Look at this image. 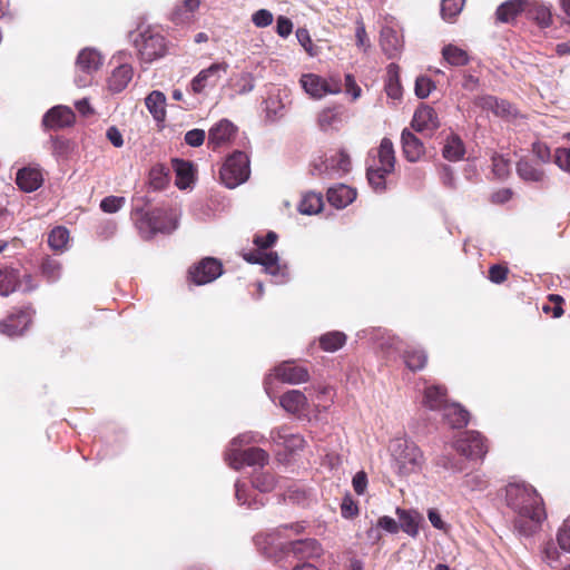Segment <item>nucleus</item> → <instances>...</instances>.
Masks as SVG:
<instances>
[{
    "mask_svg": "<svg viewBox=\"0 0 570 570\" xmlns=\"http://www.w3.org/2000/svg\"><path fill=\"white\" fill-rule=\"evenodd\" d=\"M235 497L239 504L247 505L248 508L256 509L259 505H263L262 502H258L256 499L253 501L247 500V490L244 484H242L239 481L235 483Z\"/></svg>",
    "mask_w": 570,
    "mask_h": 570,
    "instance_id": "56",
    "label": "nucleus"
},
{
    "mask_svg": "<svg viewBox=\"0 0 570 570\" xmlns=\"http://www.w3.org/2000/svg\"><path fill=\"white\" fill-rule=\"evenodd\" d=\"M237 92L239 95H245L250 92L255 88V79L254 76L249 72H244L239 76L237 82Z\"/></svg>",
    "mask_w": 570,
    "mask_h": 570,
    "instance_id": "58",
    "label": "nucleus"
},
{
    "mask_svg": "<svg viewBox=\"0 0 570 570\" xmlns=\"http://www.w3.org/2000/svg\"><path fill=\"white\" fill-rule=\"evenodd\" d=\"M43 181L41 170L32 167H24L18 170L16 183L26 193L37 190Z\"/></svg>",
    "mask_w": 570,
    "mask_h": 570,
    "instance_id": "21",
    "label": "nucleus"
},
{
    "mask_svg": "<svg viewBox=\"0 0 570 570\" xmlns=\"http://www.w3.org/2000/svg\"><path fill=\"white\" fill-rule=\"evenodd\" d=\"M275 376L284 383L301 384L309 379L306 367L296 365L293 362H284L275 368Z\"/></svg>",
    "mask_w": 570,
    "mask_h": 570,
    "instance_id": "16",
    "label": "nucleus"
},
{
    "mask_svg": "<svg viewBox=\"0 0 570 570\" xmlns=\"http://www.w3.org/2000/svg\"><path fill=\"white\" fill-rule=\"evenodd\" d=\"M69 238V230L66 227L57 226L48 235V245L52 250L63 253L68 249Z\"/></svg>",
    "mask_w": 570,
    "mask_h": 570,
    "instance_id": "39",
    "label": "nucleus"
},
{
    "mask_svg": "<svg viewBox=\"0 0 570 570\" xmlns=\"http://www.w3.org/2000/svg\"><path fill=\"white\" fill-rule=\"evenodd\" d=\"M391 466L400 476H407L421 471L424 456L420 448L410 439L395 438L389 444Z\"/></svg>",
    "mask_w": 570,
    "mask_h": 570,
    "instance_id": "3",
    "label": "nucleus"
},
{
    "mask_svg": "<svg viewBox=\"0 0 570 570\" xmlns=\"http://www.w3.org/2000/svg\"><path fill=\"white\" fill-rule=\"evenodd\" d=\"M253 487L262 493L269 492L275 487V480L273 475L268 473H259L254 476Z\"/></svg>",
    "mask_w": 570,
    "mask_h": 570,
    "instance_id": "54",
    "label": "nucleus"
},
{
    "mask_svg": "<svg viewBox=\"0 0 570 570\" xmlns=\"http://www.w3.org/2000/svg\"><path fill=\"white\" fill-rule=\"evenodd\" d=\"M249 174L248 156L243 151H235L224 163L220 179L227 188H235L245 183Z\"/></svg>",
    "mask_w": 570,
    "mask_h": 570,
    "instance_id": "6",
    "label": "nucleus"
},
{
    "mask_svg": "<svg viewBox=\"0 0 570 570\" xmlns=\"http://www.w3.org/2000/svg\"><path fill=\"white\" fill-rule=\"evenodd\" d=\"M75 121V114L67 106L52 107L43 116L42 122L48 128H62L71 126Z\"/></svg>",
    "mask_w": 570,
    "mask_h": 570,
    "instance_id": "18",
    "label": "nucleus"
},
{
    "mask_svg": "<svg viewBox=\"0 0 570 570\" xmlns=\"http://www.w3.org/2000/svg\"><path fill=\"white\" fill-rule=\"evenodd\" d=\"M505 502L515 513L514 528L523 535H531L546 517L541 497L529 484L519 482L508 484Z\"/></svg>",
    "mask_w": 570,
    "mask_h": 570,
    "instance_id": "1",
    "label": "nucleus"
},
{
    "mask_svg": "<svg viewBox=\"0 0 570 570\" xmlns=\"http://www.w3.org/2000/svg\"><path fill=\"white\" fill-rule=\"evenodd\" d=\"M317 124L321 130H338L343 124L342 112L337 108H325L317 115Z\"/></svg>",
    "mask_w": 570,
    "mask_h": 570,
    "instance_id": "33",
    "label": "nucleus"
},
{
    "mask_svg": "<svg viewBox=\"0 0 570 570\" xmlns=\"http://www.w3.org/2000/svg\"><path fill=\"white\" fill-rule=\"evenodd\" d=\"M478 106H480L484 110H491L497 116H507L511 112V106L505 100H499L493 96H483L480 97L476 101Z\"/></svg>",
    "mask_w": 570,
    "mask_h": 570,
    "instance_id": "40",
    "label": "nucleus"
},
{
    "mask_svg": "<svg viewBox=\"0 0 570 570\" xmlns=\"http://www.w3.org/2000/svg\"><path fill=\"white\" fill-rule=\"evenodd\" d=\"M289 529L295 530V532L298 533L301 531L302 527L298 524H295V525H291ZM287 530H288V527L285 525L279 529H276L272 533L257 535L255 539L257 547L266 556H269V557L274 556V553L277 549L285 548V542L282 539L284 538L283 532H285Z\"/></svg>",
    "mask_w": 570,
    "mask_h": 570,
    "instance_id": "14",
    "label": "nucleus"
},
{
    "mask_svg": "<svg viewBox=\"0 0 570 570\" xmlns=\"http://www.w3.org/2000/svg\"><path fill=\"white\" fill-rule=\"evenodd\" d=\"M377 528L384 530L387 533H397L400 530L399 522L389 515H383L377 520Z\"/></svg>",
    "mask_w": 570,
    "mask_h": 570,
    "instance_id": "64",
    "label": "nucleus"
},
{
    "mask_svg": "<svg viewBox=\"0 0 570 570\" xmlns=\"http://www.w3.org/2000/svg\"><path fill=\"white\" fill-rule=\"evenodd\" d=\"M181 6H177L171 12V20L176 24L187 23L191 20L193 13L198 9L200 0H180Z\"/></svg>",
    "mask_w": 570,
    "mask_h": 570,
    "instance_id": "37",
    "label": "nucleus"
},
{
    "mask_svg": "<svg viewBox=\"0 0 570 570\" xmlns=\"http://www.w3.org/2000/svg\"><path fill=\"white\" fill-rule=\"evenodd\" d=\"M237 127L228 119H220L208 131V147L216 150L228 146L236 137Z\"/></svg>",
    "mask_w": 570,
    "mask_h": 570,
    "instance_id": "11",
    "label": "nucleus"
},
{
    "mask_svg": "<svg viewBox=\"0 0 570 570\" xmlns=\"http://www.w3.org/2000/svg\"><path fill=\"white\" fill-rule=\"evenodd\" d=\"M132 218L142 238L149 239L157 233H171L178 226V215L175 210L154 209L151 212H144L136 209L132 213Z\"/></svg>",
    "mask_w": 570,
    "mask_h": 570,
    "instance_id": "4",
    "label": "nucleus"
},
{
    "mask_svg": "<svg viewBox=\"0 0 570 570\" xmlns=\"http://www.w3.org/2000/svg\"><path fill=\"white\" fill-rule=\"evenodd\" d=\"M396 515L400 520V529L412 538L417 537L420 524L423 522V515L415 510H404L396 508Z\"/></svg>",
    "mask_w": 570,
    "mask_h": 570,
    "instance_id": "24",
    "label": "nucleus"
},
{
    "mask_svg": "<svg viewBox=\"0 0 570 570\" xmlns=\"http://www.w3.org/2000/svg\"><path fill=\"white\" fill-rule=\"evenodd\" d=\"M403 358H404L405 365L411 371L422 370L428 362L426 353L423 350H419V348H414V347L407 348L404 352Z\"/></svg>",
    "mask_w": 570,
    "mask_h": 570,
    "instance_id": "45",
    "label": "nucleus"
},
{
    "mask_svg": "<svg viewBox=\"0 0 570 570\" xmlns=\"http://www.w3.org/2000/svg\"><path fill=\"white\" fill-rule=\"evenodd\" d=\"M346 342V335L343 332L333 331L320 337V345L326 352H336Z\"/></svg>",
    "mask_w": 570,
    "mask_h": 570,
    "instance_id": "43",
    "label": "nucleus"
},
{
    "mask_svg": "<svg viewBox=\"0 0 570 570\" xmlns=\"http://www.w3.org/2000/svg\"><path fill=\"white\" fill-rule=\"evenodd\" d=\"M517 174L522 180L531 183L542 181L546 176L544 170L529 159H520L517 163Z\"/></svg>",
    "mask_w": 570,
    "mask_h": 570,
    "instance_id": "34",
    "label": "nucleus"
},
{
    "mask_svg": "<svg viewBox=\"0 0 570 570\" xmlns=\"http://www.w3.org/2000/svg\"><path fill=\"white\" fill-rule=\"evenodd\" d=\"M532 153L541 164H548L551 160L550 148L540 141H535L532 145Z\"/></svg>",
    "mask_w": 570,
    "mask_h": 570,
    "instance_id": "61",
    "label": "nucleus"
},
{
    "mask_svg": "<svg viewBox=\"0 0 570 570\" xmlns=\"http://www.w3.org/2000/svg\"><path fill=\"white\" fill-rule=\"evenodd\" d=\"M140 59L145 62H151L165 56L167 43L165 37L159 32L147 28L141 30L134 40Z\"/></svg>",
    "mask_w": 570,
    "mask_h": 570,
    "instance_id": "7",
    "label": "nucleus"
},
{
    "mask_svg": "<svg viewBox=\"0 0 570 570\" xmlns=\"http://www.w3.org/2000/svg\"><path fill=\"white\" fill-rule=\"evenodd\" d=\"M433 89H434V83L430 78L424 77V76L416 78L414 90H415V95L419 98H421V99L426 98Z\"/></svg>",
    "mask_w": 570,
    "mask_h": 570,
    "instance_id": "55",
    "label": "nucleus"
},
{
    "mask_svg": "<svg viewBox=\"0 0 570 570\" xmlns=\"http://www.w3.org/2000/svg\"><path fill=\"white\" fill-rule=\"evenodd\" d=\"M223 268L219 261L207 257L202 259L196 266L189 271L190 279L196 285H205L222 275Z\"/></svg>",
    "mask_w": 570,
    "mask_h": 570,
    "instance_id": "12",
    "label": "nucleus"
},
{
    "mask_svg": "<svg viewBox=\"0 0 570 570\" xmlns=\"http://www.w3.org/2000/svg\"><path fill=\"white\" fill-rule=\"evenodd\" d=\"M31 320L32 311L30 308L18 309L0 323V332L10 337L21 335L31 323Z\"/></svg>",
    "mask_w": 570,
    "mask_h": 570,
    "instance_id": "13",
    "label": "nucleus"
},
{
    "mask_svg": "<svg viewBox=\"0 0 570 570\" xmlns=\"http://www.w3.org/2000/svg\"><path fill=\"white\" fill-rule=\"evenodd\" d=\"M145 105L153 118L160 122L166 118V96L159 90L151 91L145 99Z\"/></svg>",
    "mask_w": 570,
    "mask_h": 570,
    "instance_id": "32",
    "label": "nucleus"
},
{
    "mask_svg": "<svg viewBox=\"0 0 570 570\" xmlns=\"http://www.w3.org/2000/svg\"><path fill=\"white\" fill-rule=\"evenodd\" d=\"M18 285V273L13 268L0 269V295L8 296Z\"/></svg>",
    "mask_w": 570,
    "mask_h": 570,
    "instance_id": "47",
    "label": "nucleus"
},
{
    "mask_svg": "<svg viewBox=\"0 0 570 570\" xmlns=\"http://www.w3.org/2000/svg\"><path fill=\"white\" fill-rule=\"evenodd\" d=\"M465 0H442L441 16L446 21H452L463 9Z\"/></svg>",
    "mask_w": 570,
    "mask_h": 570,
    "instance_id": "50",
    "label": "nucleus"
},
{
    "mask_svg": "<svg viewBox=\"0 0 570 570\" xmlns=\"http://www.w3.org/2000/svg\"><path fill=\"white\" fill-rule=\"evenodd\" d=\"M392 171L377 167V164H371L367 168V180L375 191H383L385 189V178Z\"/></svg>",
    "mask_w": 570,
    "mask_h": 570,
    "instance_id": "44",
    "label": "nucleus"
},
{
    "mask_svg": "<svg viewBox=\"0 0 570 570\" xmlns=\"http://www.w3.org/2000/svg\"><path fill=\"white\" fill-rule=\"evenodd\" d=\"M228 67L227 62H215L200 70L190 81L191 92L199 95L206 88H214L220 78L226 75Z\"/></svg>",
    "mask_w": 570,
    "mask_h": 570,
    "instance_id": "9",
    "label": "nucleus"
},
{
    "mask_svg": "<svg viewBox=\"0 0 570 570\" xmlns=\"http://www.w3.org/2000/svg\"><path fill=\"white\" fill-rule=\"evenodd\" d=\"M102 65V56L94 48L82 49L76 60L77 70L91 75L97 71Z\"/></svg>",
    "mask_w": 570,
    "mask_h": 570,
    "instance_id": "23",
    "label": "nucleus"
},
{
    "mask_svg": "<svg viewBox=\"0 0 570 570\" xmlns=\"http://www.w3.org/2000/svg\"><path fill=\"white\" fill-rule=\"evenodd\" d=\"M442 416L453 429H460L468 424L469 413L458 403H448L443 406Z\"/></svg>",
    "mask_w": 570,
    "mask_h": 570,
    "instance_id": "28",
    "label": "nucleus"
},
{
    "mask_svg": "<svg viewBox=\"0 0 570 570\" xmlns=\"http://www.w3.org/2000/svg\"><path fill=\"white\" fill-rule=\"evenodd\" d=\"M454 449L468 459L483 458L488 452L485 440L475 431L461 433L454 443Z\"/></svg>",
    "mask_w": 570,
    "mask_h": 570,
    "instance_id": "10",
    "label": "nucleus"
},
{
    "mask_svg": "<svg viewBox=\"0 0 570 570\" xmlns=\"http://www.w3.org/2000/svg\"><path fill=\"white\" fill-rule=\"evenodd\" d=\"M271 439L274 443L283 446L289 452H295L304 448L305 440L302 435L293 433L289 428L281 426L271 432Z\"/></svg>",
    "mask_w": 570,
    "mask_h": 570,
    "instance_id": "17",
    "label": "nucleus"
},
{
    "mask_svg": "<svg viewBox=\"0 0 570 570\" xmlns=\"http://www.w3.org/2000/svg\"><path fill=\"white\" fill-rule=\"evenodd\" d=\"M266 116L271 120H277L285 114V104L283 102L279 95H271L265 100Z\"/></svg>",
    "mask_w": 570,
    "mask_h": 570,
    "instance_id": "49",
    "label": "nucleus"
},
{
    "mask_svg": "<svg viewBox=\"0 0 570 570\" xmlns=\"http://www.w3.org/2000/svg\"><path fill=\"white\" fill-rule=\"evenodd\" d=\"M554 163L561 170L570 173V149L558 148L554 154Z\"/></svg>",
    "mask_w": 570,
    "mask_h": 570,
    "instance_id": "60",
    "label": "nucleus"
},
{
    "mask_svg": "<svg viewBox=\"0 0 570 570\" xmlns=\"http://www.w3.org/2000/svg\"><path fill=\"white\" fill-rule=\"evenodd\" d=\"M440 127V121L435 110L428 106H420L414 112L412 128L425 135H432Z\"/></svg>",
    "mask_w": 570,
    "mask_h": 570,
    "instance_id": "15",
    "label": "nucleus"
},
{
    "mask_svg": "<svg viewBox=\"0 0 570 570\" xmlns=\"http://www.w3.org/2000/svg\"><path fill=\"white\" fill-rule=\"evenodd\" d=\"M273 13L266 9H259L252 16V21L257 28H265L272 24Z\"/></svg>",
    "mask_w": 570,
    "mask_h": 570,
    "instance_id": "59",
    "label": "nucleus"
},
{
    "mask_svg": "<svg viewBox=\"0 0 570 570\" xmlns=\"http://www.w3.org/2000/svg\"><path fill=\"white\" fill-rule=\"evenodd\" d=\"M465 154L463 141L456 135H451L446 138L442 155L449 161H459Z\"/></svg>",
    "mask_w": 570,
    "mask_h": 570,
    "instance_id": "38",
    "label": "nucleus"
},
{
    "mask_svg": "<svg viewBox=\"0 0 570 570\" xmlns=\"http://www.w3.org/2000/svg\"><path fill=\"white\" fill-rule=\"evenodd\" d=\"M389 79L385 85L386 94L392 99H400L402 97V87L399 80V67L391 63L387 67Z\"/></svg>",
    "mask_w": 570,
    "mask_h": 570,
    "instance_id": "46",
    "label": "nucleus"
},
{
    "mask_svg": "<svg viewBox=\"0 0 570 570\" xmlns=\"http://www.w3.org/2000/svg\"><path fill=\"white\" fill-rule=\"evenodd\" d=\"M443 58L452 66H464L469 62L466 51L454 46L448 45L442 50Z\"/></svg>",
    "mask_w": 570,
    "mask_h": 570,
    "instance_id": "48",
    "label": "nucleus"
},
{
    "mask_svg": "<svg viewBox=\"0 0 570 570\" xmlns=\"http://www.w3.org/2000/svg\"><path fill=\"white\" fill-rule=\"evenodd\" d=\"M529 0H509L497 9V18L501 22L512 21L521 11H525Z\"/></svg>",
    "mask_w": 570,
    "mask_h": 570,
    "instance_id": "35",
    "label": "nucleus"
},
{
    "mask_svg": "<svg viewBox=\"0 0 570 570\" xmlns=\"http://www.w3.org/2000/svg\"><path fill=\"white\" fill-rule=\"evenodd\" d=\"M288 553H293L297 559H313L322 556L323 549L317 540L304 539L297 540L287 547Z\"/></svg>",
    "mask_w": 570,
    "mask_h": 570,
    "instance_id": "19",
    "label": "nucleus"
},
{
    "mask_svg": "<svg viewBox=\"0 0 570 570\" xmlns=\"http://www.w3.org/2000/svg\"><path fill=\"white\" fill-rule=\"evenodd\" d=\"M134 75L132 67L128 63H121L116 67L108 78V88L112 92L122 91L131 81Z\"/></svg>",
    "mask_w": 570,
    "mask_h": 570,
    "instance_id": "27",
    "label": "nucleus"
},
{
    "mask_svg": "<svg viewBox=\"0 0 570 570\" xmlns=\"http://www.w3.org/2000/svg\"><path fill=\"white\" fill-rule=\"evenodd\" d=\"M323 199L320 194L308 193L303 196L298 205V212L303 215H315L321 212Z\"/></svg>",
    "mask_w": 570,
    "mask_h": 570,
    "instance_id": "42",
    "label": "nucleus"
},
{
    "mask_svg": "<svg viewBox=\"0 0 570 570\" xmlns=\"http://www.w3.org/2000/svg\"><path fill=\"white\" fill-rule=\"evenodd\" d=\"M423 405L431 411H443V406L448 404L446 390L440 385L428 386L424 390Z\"/></svg>",
    "mask_w": 570,
    "mask_h": 570,
    "instance_id": "29",
    "label": "nucleus"
},
{
    "mask_svg": "<svg viewBox=\"0 0 570 570\" xmlns=\"http://www.w3.org/2000/svg\"><path fill=\"white\" fill-rule=\"evenodd\" d=\"M332 390L330 386L320 385L316 387V403L314 404L316 411H326L333 403Z\"/></svg>",
    "mask_w": 570,
    "mask_h": 570,
    "instance_id": "51",
    "label": "nucleus"
},
{
    "mask_svg": "<svg viewBox=\"0 0 570 570\" xmlns=\"http://www.w3.org/2000/svg\"><path fill=\"white\" fill-rule=\"evenodd\" d=\"M403 153L409 161H417L425 151L423 142L409 129H404L401 135Z\"/></svg>",
    "mask_w": 570,
    "mask_h": 570,
    "instance_id": "25",
    "label": "nucleus"
},
{
    "mask_svg": "<svg viewBox=\"0 0 570 570\" xmlns=\"http://www.w3.org/2000/svg\"><path fill=\"white\" fill-rule=\"evenodd\" d=\"M304 91L313 99H322L327 95H336L342 91V82L338 77L323 78L315 73H304L299 79Z\"/></svg>",
    "mask_w": 570,
    "mask_h": 570,
    "instance_id": "8",
    "label": "nucleus"
},
{
    "mask_svg": "<svg viewBox=\"0 0 570 570\" xmlns=\"http://www.w3.org/2000/svg\"><path fill=\"white\" fill-rule=\"evenodd\" d=\"M527 16L540 28H548L552 23L551 6L538 0H529L527 3Z\"/></svg>",
    "mask_w": 570,
    "mask_h": 570,
    "instance_id": "20",
    "label": "nucleus"
},
{
    "mask_svg": "<svg viewBox=\"0 0 570 570\" xmlns=\"http://www.w3.org/2000/svg\"><path fill=\"white\" fill-rule=\"evenodd\" d=\"M377 164V167L382 169H386L390 171L394 170L395 166V154L393 144L389 138H383L381 144L376 150V158L373 159L374 164Z\"/></svg>",
    "mask_w": 570,
    "mask_h": 570,
    "instance_id": "30",
    "label": "nucleus"
},
{
    "mask_svg": "<svg viewBox=\"0 0 570 570\" xmlns=\"http://www.w3.org/2000/svg\"><path fill=\"white\" fill-rule=\"evenodd\" d=\"M351 158L345 150H338L326 160V170L345 174L351 169Z\"/></svg>",
    "mask_w": 570,
    "mask_h": 570,
    "instance_id": "41",
    "label": "nucleus"
},
{
    "mask_svg": "<svg viewBox=\"0 0 570 570\" xmlns=\"http://www.w3.org/2000/svg\"><path fill=\"white\" fill-rule=\"evenodd\" d=\"M557 540L563 551L570 552V517L564 520L562 527L559 529Z\"/></svg>",
    "mask_w": 570,
    "mask_h": 570,
    "instance_id": "57",
    "label": "nucleus"
},
{
    "mask_svg": "<svg viewBox=\"0 0 570 570\" xmlns=\"http://www.w3.org/2000/svg\"><path fill=\"white\" fill-rule=\"evenodd\" d=\"M173 169L176 174V186L180 189L189 187L194 177L191 164L181 159H174Z\"/></svg>",
    "mask_w": 570,
    "mask_h": 570,
    "instance_id": "36",
    "label": "nucleus"
},
{
    "mask_svg": "<svg viewBox=\"0 0 570 570\" xmlns=\"http://www.w3.org/2000/svg\"><path fill=\"white\" fill-rule=\"evenodd\" d=\"M277 240L274 232H268L266 236H255L254 244L257 249L244 255L245 261L253 264H261L265 271L274 278L276 284H284L289 279L288 268L281 264L279 257L275 252H267Z\"/></svg>",
    "mask_w": 570,
    "mask_h": 570,
    "instance_id": "2",
    "label": "nucleus"
},
{
    "mask_svg": "<svg viewBox=\"0 0 570 570\" xmlns=\"http://www.w3.org/2000/svg\"><path fill=\"white\" fill-rule=\"evenodd\" d=\"M402 46L403 41L394 29L384 27L381 30V47L390 58L396 57L400 53Z\"/></svg>",
    "mask_w": 570,
    "mask_h": 570,
    "instance_id": "31",
    "label": "nucleus"
},
{
    "mask_svg": "<svg viewBox=\"0 0 570 570\" xmlns=\"http://www.w3.org/2000/svg\"><path fill=\"white\" fill-rule=\"evenodd\" d=\"M125 197L120 196H108L100 202V208L102 212L108 214L117 213L125 205Z\"/></svg>",
    "mask_w": 570,
    "mask_h": 570,
    "instance_id": "53",
    "label": "nucleus"
},
{
    "mask_svg": "<svg viewBox=\"0 0 570 570\" xmlns=\"http://www.w3.org/2000/svg\"><path fill=\"white\" fill-rule=\"evenodd\" d=\"M492 166H493V173L499 178H504L509 174V160H507L504 157L500 155H494L492 157Z\"/></svg>",
    "mask_w": 570,
    "mask_h": 570,
    "instance_id": "62",
    "label": "nucleus"
},
{
    "mask_svg": "<svg viewBox=\"0 0 570 570\" xmlns=\"http://www.w3.org/2000/svg\"><path fill=\"white\" fill-rule=\"evenodd\" d=\"M279 405L288 413L299 415L306 411L308 401L306 395L298 390H291L281 396Z\"/></svg>",
    "mask_w": 570,
    "mask_h": 570,
    "instance_id": "22",
    "label": "nucleus"
},
{
    "mask_svg": "<svg viewBox=\"0 0 570 570\" xmlns=\"http://www.w3.org/2000/svg\"><path fill=\"white\" fill-rule=\"evenodd\" d=\"M62 272L61 263L53 258H46L42 263V273L50 282L60 278Z\"/></svg>",
    "mask_w": 570,
    "mask_h": 570,
    "instance_id": "52",
    "label": "nucleus"
},
{
    "mask_svg": "<svg viewBox=\"0 0 570 570\" xmlns=\"http://www.w3.org/2000/svg\"><path fill=\"white\" fill-rule=\"evenodd\" d=\"M255 442H258V439L252 432L243 433L234 438L229 443L228 450L225 454V460L228 465L235 470H239L244 465L263 466L268 460V454L263 449L250 448L244 452L239 451L242 445Z\"/></svg>",
    "mask_w": 570,
    "mask_h": 570,
    "instance_id": "5",
    "label": "nucleus"
},
{
    "mask_svg": "<svg viewBox=\"0 0 570 570\" xmlns=\"http://www.w3.org/2000/svg\"><path fill=\"white\" fill-rule=\"evenodd\" d=\"M356 198V191L343 184L331 187L327 190L328 203L337 209L345 208Z\"/></svg>",
    "mask_w": 570,
    "mask_h": 570,
    "instance_id": "26",
    "label": "nucleus"
},
{
    "mask_svg": "<svg viewBox=\"0 0 570 570\" xmlns=\"http://www.w3.org/2000/svg\"><path fill=\"white\" fill-rule=\"evenodd\" d=\"M205 131L203 129H191L186 132L185 141L191 147H199L205 141Z\"/></svg>",
    "mask_w": 570,
    "mask_h": 570,
    "instance_id": "63",
    "label": "nucleus"
}]
</instances>
